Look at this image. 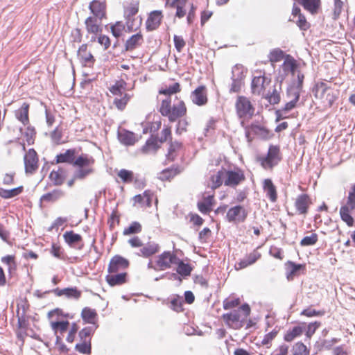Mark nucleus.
Listing matches in <instances>:
<instances>
[{"label": "nucleus", "mask_w": 355, "mask_h": 355, "mask_svg": "<svg viewBox=\"0 0 355 355\" xmlns=\"http://www.w3.org/2000/svg\"><path fill=\"white\" fill-rule=\"evenodd\" d=\"M47 318L49 325L55 336V347L60 353H67L69 349L64 345L62 338L67 332L66 340L72 343L79 329L76 322H69V320L73 318V315L64 312L62 309L55 308L47 313Z\"/></svg>", "instance_id": "f257e3e1"}, {"label": "nucleus", "mask_w": 355, "mask_h": 355, "mask_svg": "<svg viewBox=\"0 0 355 355\" xmlns=\"http://www.w3.org/2000/svg\"><path fill=\"white\" fill-rule=\"evenodd\" d=\"M182 87L180 83L174 82L172 85L162 86L158 90L159 95L164 96V98H157V111L159 114L168 119L171 123L176 122L187 114V107L185 102L175 96L178 102L172 104V95L180 93Z\"/></svg>", "instance_id": "f03ea898"}, {"label": "nucleus", "mask_w": 355, "mask_h": 355, "mask_svg": "<svg viewBox=\"0 0 355 355\" xmlns=\"http://www.w3.org/2000/svg\"><path fill=\"white\" fill-rule=\"evenodd\" d=\"M311 91L318 102L316 110L320 112L331 108L340 96V90L336 87V84L325 79L316 81Z\"/></svg>", "instance_id": "7ed1b4c3"}, {"label": "nucleus", "mask_w": 355, "mask_h": 355, "mask_svg": "<svg viewBox=\"0 0 355 355\" xmlns=\"http://www.w3.org/2000/svg\"><path fill=\"white\" fill-rule=\"evenodd\" d=\"M130 267V261L128 259L116 254L113 256L107 266V274L105 281L112 287L119 286L128 282V269Z\"/></svg>", "instance_id": "20e7f679"}, {"label": "nucleus", "mask_w": 355, "mask_h": 355, "mask_svg": "<svg viewBox=\"0 0 355 355\" xmlns=\"http://www.w3.org/2000/svg\"><path fill=\"white\" fill-rule=\"evenodd\" d=\"M250 306L248 304H243L238 310L224 313L221 318L228 327L239 329L243 326V322L250 315Z\"/></svg>", "instance_id": "39448f33"}, {"label": "nucleus", "mask_w": 355, "mask_h": 355, "mask_svg": "<svg viewBox=\"0 0 355 355\" xmlns=\"http://www.w3.org/2000/svg\"><path fill=\"white\" fill-rule=\"evenodd\" d=\"M282 159L280 147L278 145H270L266 155H258L256 162L266 171H272Z\"/></svg>", "instance_id": "423d86ee"}, {"label": "nucleus", "mask_w": 355, "mask_h": 355, "mask_svg": "<svg viewBox=\"0 0 355 355\" xmlns=\"http://www.w3.org/2000/svg\"><path fill=\"white\" fill-rule=\"evenodd\" d=\"M355 210V183L352 184L347 193L346 202L340 208L339 214L341 220L348 227H353L354 219L352 213Z\"/></svg>", "instance_id": "0eeeda50"}, {"label": "nucleus", "mask_w": 355, "mask_h": 355, "mask_svg": "<svg viewBox=\"0 0 355 355\" xmlns=\"http://www.w3.org/2000/svg\"><path fill=\"white\" fill-rule=\"evenodd\" d=\"M94 163V158L87 154H81L76 157L73 165L79 169L75 173V178L83 180L94 173L93 166Z\"/></svg>", "instance_id": "6e6552de"}, {"label": "nucleus", "mask_w": 355, "mask_h": 355, "mask_svg": "<svg viewBox=\"0 0 355 355\" xmlns=\"http://www.w3.org/2000/svg\"><path fill=\"white\" fill-rule=\"evenodd\" d=\"M236 112L241 120V124L244 126L245 121L250 120L254 114L255 108L250 99L243 96L237 97L235 103Z\"/></svg>", "instance_id": "1a4fd4ad"}, {"label": "nucleus", "mask_w": 355, "mask_h": 355, "mask_svg": "<svg viewBox=\"0 0 355 355\" xmlns=\"http://www.w3.org/2000/svg\"><path fill=\"white\" fill-rule=\"evenodd\" d=\"M178 260V257L174 251H164L155 257L154 266L155 270L162 271L170 269Z\"/></svg>", "instance_id": "9d476101"}, {"label": "nucleus", "mask_w": 355, "mask_h": 355, "mask_svg": "<svg viewBox=\"0 0 355 355\" xmlns=\"http://www.w3.org/2000/svg\"><path fill=\"white\" fill-rule=\"evenodd\" d=\"M313 204L311 197L308 193H301L294 200V211L288 212L289 216L300 215L305 217L309 211V209Z\"/></svg>", "instance_id": "9b49d317"}, {"label": "nucleus", "mask_w": 355, "mask_h": 355, "mask_svg": "<svg viewBox=\"0 0 355 355\" xmlns=\"http://www.w3.org/2000/svg\"><path fill=\"white\" fill-rule=\"evenodd\" d=\"M245 137L248 142H251L254 136H257L262 139H270L273 137V134L266 127L257 123H252L249 125H245Z\"/></svg>", "instance_id": "f8f14e48"}, {"label": "nucleus", "mask_w": 355, "mask_h": 355, "mask_svg": "<svg viewBox=\"0 0 355 355\" xmlns=\"http://www.w3.org/2000/svg\"><path fill=\"white\" fill-rule=\"evenodd\" d=\"M185 148L182 142L175 140L169 141L166 154V164L173 162L178 159H183Z\"/></svg>", "instance_id": "ddd939ff"}, {"label": "nucleus", "mask_w": 355, "mask_h": 355, "mask_svg": "<svg viewBox=\"0 0 355 355\" xmlns=\"http://www.w3.org/2000/svg\"><path fill=\"white\" fill-rule=\"evenodd\" d=\"M259 73L252 80L251 92L254 95L263 96L267 87L271 83V79L265 76V72L259 71Z\"/></svg>", "instance_id": "4468645a"}, {"label": "nucleus", "mask_w": 355, "mask_h": 355, "mask_svg": "<svg viewBox=\"0 0 355 355\" xmlns=\"http://www.w3.org/2000/svg\"><path fill=\"white\" fill-rule=\"evenodd\" d=\"M248 212L242 205H235L230 207L226 214L227 220L235 225L244 223L248 217Z\"/></svg>", "instance_id": "2eb2a0df"}, {"label": "nucleus", "mask_w": 355, "mask_h": 355, "mask_svg": "<svg viewBox=\"0 0 355 355\" xmlns=\"http://www.w3.org/2000/svg\"><path fill=\"white\" fill-rule=\"evenodd\" d=\"M245 180V176L243 170L240 168L234 170L225 169V186L235 188Z\"/></svg>", "instance_id": "dca6fc26"}, {"label": "nucleus", "mask_w": 355, "mask_h": 355, "mask_svg": "<svg viewBox=\"0 0 355 355\" xmlns=\"http://www.w3.org/2000/svg\"><path fill=\"white\" fill-rule=\"evenodd\" d=\"M102 21L96 17L89 16L85 19L84 24L87 35H91L90 42H96L98 34L102 33Z\"/></svg>", "instance_id": "f3484780"}, {"label": "nucleus", "mask_w": 355, "mask_h": 355, "mask_svg": "<svg viewBox=\"0 0 355 355\" xmlns=\"http://www.w3.org/2000/svg\"><path fill=\"white\" fill-rule=\"evenodd\" d=\"M25 172L33 174L39 167V157L37 152L33 148L27 150L24 157Z\"/></svg>", "instance_id": "a211bd4d"}, {"label": "nucleus", "mask_w": 355, "mask_h": 355, "mask_svg": "<svg viewBox=\"0 0 355 355\" xmlns=\"http://www.w3.org/2000/svg\"><path fill=\"white\" fill-rule=\"evenodd\" d=\"M153 200H155L157 204V199L155 193L151 190H146L142 194L136 195L133 197V205L142 209L149 208L152 206Z\"/></svg>", "instance_id": "6ab92c4d"}, {"label": "nucleus", "mask_w": 355, "mask_h": 355, "mask_svg": "<svg viewBox=\"0 0 355 355\" xmlns=\"http://www.w3.org/2000/svg\"><path fill=\"white\" fill-rule=\"evenodd\" d=\"M191 100L194 105L199 107L205 106L208 103V91L205 85H199L191 92Z\"/></svg>", "instance_id": "aec40b11"}, {"label": "nucleus", "mask_w": 355, "mask_h": 355, "mask_svg": "<svg viewBox=\"0 0 355 355\" xmlns=\"http://www.w3.org/2000/svg\"><path fill=\"white\" fill-rule=\"evenodd\" d=\"M89 9L93 15L92 17L99 19H107V4L105 0H93L89 4Z\"/></svg>", "instance_id": "412c9836"}, {"label": "nucleus", "mask_w": 355, "mask_h": 355, "mask_svg": "<svg viewBox=\"0 0 355 355\" xmlns=\"http://www.w3.org/2000/svg\"><path fill=\"white\" fill-rule=\"evenodd\" d=\"M214 197V191L202 193V200L197 203L198 209L202 214H206L212 210V207L215 204Z\"/></svg>", "instance_id": "4be33fe9"}, {"label": "nucleus", "mask_w": 355, "mask_h": 355, "mask_svg": "<svg viewBox=\"0 0 355 355\" xmlns=\"http://www.w3.org/2000/svg\"><path fill=\"white\" fill-rule=\"evenodd\" d=\"M77 56L85 67H93L96 62V59L88 49L87 44H83L79 47Z\"/></svg>", "instance_id": "5701e85b"}, {"label": "nucleus", "mask_w": 355, "mask_h": 355, "mask_svg": "<svg viewBox=\"0 0 355 355\" xmlns=\"http://www.w3.org/2000/svg\"><path fill=\"white\" fill-rule=\"evenodd\" d=\"M164 18L162 10L151 11L146 21V28L148 31H153L158 28Z\"/></svg>", "instance_id": "b1692460"}, {"label": "nucleus", "mask_w": 355, "mask_h": 355, "mask_svg": "<svg viewBox=\"0 0 355 355\" xmlns=\"http://www.w3.org/2000/svg\"><path fill=\"white\" fill-rule=\"evenodd\" d=\"M261 258V253L259 251L258 248L253 250L252 252L248 254L245 257L237 262L234 268L236 270L244 269L254 263Z\"/></svg>", "instance_id": "393cba45"}, {"label": "nucleus", "mask_w": 355, "mask_h": 355, "mask_svg": "<svg viewBox=\"0 0 355 355\" xmlns=\"http://www.w3.org/2000/svg\"><path fill=\"white\" fill-rule=\"evenodd\" d=\"M262 189L266 198L271 202H276L278 198L277 187L270 178L264 179L262 182Z\"/></svg>", "instance_id": "a878e982"}, {"label": "nucleus", "mask_w": 355, "mask_h": 355, "mask_svg": "<svg viewBox=\"0 0 355 355\" xmlns=\"http://www.w3.org/2000/svg\"><path fill=\"white\" fill-rule=\"evenodd\" d=\"M182 171L183 168L182 166L178 164H174L162 170L159 173L158 178L162 182H170L177 175H180Z\"/></svg>", "instance_id": "bb28decb"}, {"label": "nucleus", "mask_w": 355, "mask_h": 355, "mask_svg": "<svg viewBox=\"0 0 355 355\" xmlns=\"http://www.w3.org/2000/svg\"><path fill=\"white\" fill-rule=\"evenodd\" d=\"M26 126L24 129L20 128L21 136L23 139V143L21 144L24 151L26 150L25 142H26L28 145H33L35 142L37 134L35 128L31 125L30 123Z\"/></svg>", "instance_id": "cd10ccee"}, {"label": "nucleus", "mask_w": 355, "mask_h": 355, "mask_svg": "<svg viewBox=\"0 0 355 355\" xmlns=\"http://www.w3.org/2000/svg\"><path fill=\"white\" fill-rule=\"evenodd\" d=\"M144 43V35L141 31L131 35L125 42L124 48L126 51H132L139 48Z\"/></svg>", "instance_id": "c85d7f7f"}, {"label": "nucleus", "mask_w": 355, "mask_h": 355, "mask_svg": "<svg viewBox=\"0 0 355 355\" xmlns=\"http://www.w3.org/2000/svg\"><path fill=\"white\" fill-rule=\"evenodd\" d=\"M139 8V2L138 1H131L124 5V17L126 19V24L129 27L130 21L135 16Z\"/></svg>", "instance_id": "c756f323"}, {"label": "nucleus", "mask_w": 355, "mask_h": 355, "mask_svg": "<svg viewBox=\"0 0 355 355\" xmlns=\"http://www.w3.org/2000/svg\"><path fill=\"white\" fill-rule=\"evenodd\" d=\"M29 109L30 104L27 102H24L21 106L15 112L16 119L24 125H27L30 123Z\"/></svg>", "instance_id": "7c9ffc66"}, {"label": "nucleus", "mask_w": 355, "mask_h": 355, "mask_svg": "<svg viewBox=\"0 0 355 355\" xmlns=\"http://www.w3.org/2000/svg\"><path fill=\"white\" fill-rule=\"evenodd\" d=\"M159 249L160 247L158 243L154 241H148L146 244H143L139 250V255L144 258H148L157 254Z\"/></svg>", "instance_id": "2f4dec72"}, {"label": "nucleus", "mask_w": 355, "mask_h": 355, "mask_svg": "<svg viewBox=\"0 0 355 355\" xmlns=\"http://www.w3.org/2000/svg\"><path fill=\"white\" fill-rule=\"evenodd\" d=\"M67 178L66 171L62 168L52 170L49 178L54 186H61L64 184Z\"/></svg>", "instance_id": "473e14b6"}, {"label": "nucleus", "mask_w": 355, "mask_h": 355, "mask_svg": "<svg viewBox=\"0 0 355 355\" xmlns=\"http://www.w3.org/2000/svg\"><path fill=\"white\" fill-rule=\"evenodd\" d=\"M224 180L225 169L222 168L211 175L208 187L212 189V191H214L215 189L219 188L223 184H224Z\"/></svg>", "instance_id": "72a5a7b5"}, {"label": "nucleus", "mask_w": 355, "mask_h": 355, "mask_svg": "<svg viewBox=\"0 0 355 355\" xmlns=\"http://www.w3.org/2000/svg\"><path fill=\"white\" fill-rule=\"evenodd\" d=\"M303 8L312 15L317 14L321 8V0H297Z\"/></svg>", "instance_id": "f704fd0d"}, {"label": "nucleus", "mask_w": 355, "mask_h": 355, "mask_svg": "<svg viewBox=\"0 0 355 355\" xmlns=\"http://www.w3.org/2000/svg\"><path fill=\"white\" fill-rule=\"evenodd\" d=\"M304 332V327L299 324L288 329L284 334V340L291 343L297 338L301 336Z\"/></svg>", "instance_id": "c9c22d12"}, {"label": "nucleus", "mask_w": 355, "mask_h": 355, "mask_svg": "<svg viewBox=\"0 0 355 355\" xmlns=\"http://www.w3.org/2000/svg\"><path fill=\"white\" fill-rule=\"evenodd\" d=\"M52 292L58 297L65 295L69 298L79 299L81 296V291L76 288H66L63 289L57 288L53 290Z\"/></svg>", "instance_id": "e433bc0d"}, {"label": "nucleus", "mask_w": 355, "mask_h": 355, "mask_svg": "<svg viewBox=\"0 0 355 355\" xmlns=\"http://www.w3.org/2000/svg\"><path fill=\"white\" fill-rule=\"evenodd\" d=\"M64 195V192L62 189H55L42 195L40 198V201L48 203H53L62 198Z\"/></svg>", "instance_id": "4c0bfd02"}, {"label": "nucleus", "mask_w": 355, "mask_h": 355, "mask_svg": "<svg viewBox=\"0 0 355 355\" xmlns=\"http://www.w3.org/2000/svg\"><path fill=\"white\" fill-rule=\"evenodd\" d=\"M76 150L75 148L67 149L64 153H60L55 156L56 164L60 163H73Z\"/></svg>", "instance_id": "58836bf2"}, {"label": "nucleus", "mask_w": 355, "mask_h": 355, "mask_svg": "<svg viewBox=\"0 0 355 355\" xmlns=\"http://www.w3.org/2000/svg\"><path fill=\"white\" fill-rule=\"evenodd\" d=\"M81 318L85 323L96 324L98 321V313L94 309L85 307L81 311Z\"/></svg>", "instance_id": "ea45409f"}, {"label": "nucleus", "mask_w": 355, "mask_h": 355, "mask_svg": "<svg viewBox=\"0 0 355 355\" xmlns=\"http://www.w3.org/2000/svg\"><path fill=\"white\" fill-rule=\"evenodd\" d=\"M188 0H171L167 5L176 9L175 16L179 19L184 17L187 14L185 6Z\"/></svg>", "instance_id": "a19ab883"}, {"label": "nucleus", "mask_w": 355, "mask_h": 355, "mask_svg": "<svg viewBox=\"0 0 355 355\" xmlns=\"http://www.w3.org/2000/svg\"><path fill=\"white\" fill-rule=\"evenodd\" d=\"M282 67L284 72H290L292 75H294L298 67V63L293 56L288 54L285 56Z\"/></svg>", "instance_id": "79ce46f5"}, {"label": "nucleus", "mask_w": 355, "mask_h": 355, "mask_svg": "<svg viewBox=\"0 0 355 355\" xmlns=\"http://www.w3.org/2000/svg\"><path fill=\"white\" fill-rule=\"evenodd\" d=\"M119 139L121 144L125 146H132L137 141L133 132L125 130L119 133Z\"/></svg>", "instance_id": "37998d69"}, {"label": "nucleus", "mask_w": 355, "mask_h": 355, "mask_svg": "<svg viewBox=\"0 0 355 355\" xmlns=\"http://www.w3.org/2000/svg\"><path fill=\"white\" fill-rule=\"evenodd\" d=\"M117 177L123 184H131L137 181V178L133 171L122 168L116 171Z\"/></svg>", "instance_id": "c03bdc74"}, {"label": "nucleus", "mask_w": 355, "mask_h": 355, "mask_svg": "<svg viewBox=\"0 0 355 355\" xmlns=\"http://www.w3.org/2000/svg\"><path fill=\"white\" fill-rule=\"evenodd\" d=\"M24 187L19 186L12 189H5L0 187V198L3 199H10L19 196L24 192Z\"/></svg>", "instance_id": "a18cd8bd"}, {"label": "nucleus", "mask_w": 355, "mask_h": 355, "mask_svg": "<svg viewBox=\"0 0 355 355\" xmlns=\"http://www.w3.org/2000/svg\"><path fill=\"white\" fill-rule=\"evenodd\" d=\"M286 270H288L287 277L289 279L291 277L299 275L298 272L300 270L304 271L306 269L305 264H297L291 261H288L285 263Z\"/></svg>", "instance_id": "49530a36"}, {"label": "nucleus", "mask_w": 355, "mask_h": 355, "mask_svg": "<svg viewBox=\"0 0 355 355\" xmlns=\"http://www.w3.org/2000/svg\"><path fill=\"white\" fill-rule=\"evenodd\" d=\"M126 86H127L126 82L124 80L121 79V80H116L113 85L110 87L109 91L110 92V93L112 95H114L115 96H121L124 93H125V91L126 89Z\"/></svg>", "instance_id": "de8ad7c7"}, {"label": "nucleus", "mask_w": 355, "mask_h": 355, "mask_svg": "<svg viewBox=\"0 0 355 355\" xmlns=\"http://www.w3.org/2000/svg\"><path fill=\"white\" fill-rule=\"evenodd\" d=\"M131 98V96L128 93H124L121 96H116L114 101L113 105L120 111L125 110L126 105Z\"/></svg>", "instance_id": "09e8293b"}, {"label": "nucleus", "mask_w": 355, "mask_h": 355, "mask_svg": "<svg viewBox=\"0 0 355 355\" xmlns=\"http://www.w3.org/2000/svg\"><path fill=\"white\" fill-rule=\"evenodd\" d=\"M63 239L69 246H73L76 243L83 241L81 235L75 233L73 231H67L63 234Z\"/></svg>", "instance_id": "8fccbe9b"}, {"label": "nucleus", "mask_w": 355, "mask_h": 355, "mask_svg": "<svg viewBox=\"0 0 355 355\" xmlns=\"http://www.w3.org/2000/svg\"><path fill=\"white\" fill-rule=\"evenodd\" d=\"M159 143V141L156 137H151L146 141V144L142 146L141 151L144 153L155 152L160 147Z\"/></svg>", "instance_id": "3c124183"}, {"label": "nucleus", "mask_w": 355, "mask_h": 355, "mask_svg": "<svg viewBox=\"0 0 355 355\" xmlns=\"http://www.w3.org/2000/svg\"><path fill=\"white\" fill-rule=\"evenodd\" d=\"M261 96L266 99L271 105L278 104L281 100L280 93L275 87L272 91L265 92L264 95Z\"/></svg>", "instance_id": "603ef678"}, {"label": "nucleus", "mask_w": 355, "mask_h": 355, "mask_svg": "<svg viewBox=\"0 0 355 355\" xmlns=\"http://www.w3.org/2000/svg\"><path fill=\"white\" fill-rule=\"evenodd\" d=\"M177 266L176 272L182 277H187L191 275L192 267L182 260L178 258V261L175 263Z\"/></svg>", "instance_id": "864d4df0"}, {"label": "nucleus", "mask_w": 355, "mask_h": 355, "mask_svg": "<svg viewBox=\"0 0 355 355\" xmlns=\"http://www.w3.org/2000/svg\"><path fill=\"white\" fill-rule=\"evenodd\" d=\"M141 224L138 221H133L128 227L123 229V234L124 236H130L133 234H139L141 232Z\"/></svg>", "instance_id": "5fc2aeb1"}, {"label": "nucleus", "mask_w": 355, "mask_h": 355, "mask_svg": "<svg viewBox=\"0 0 355 355\" xmlns=\"http://www.w3.org/2000/svg\"><path fill=\"white\" fill-rule=\"evenodd\" d=\"M241 304V299L234 295H230L223 302V308L225 310H230L238 307Z\"/></svg>", "instance_id": "6e6d98bb"}, {"label": "nucleus", "mask_w": 355, "mask_h": 355, "mask_svg": "<svg viewBox=\"0 0 355 355\" xmlns=\"http://www.w3.org/2000/svg\"><path fill=\"white\" fill-rule=\"evenodd\" d=\"M121 215L117 208L114 209L107 220V224L111 231L114 230L116 226L120 224Z\"/></svg>", "instance_id": "4d7b16f0"}, {"label": "nucleus", "mask_w": 355, "mask_h": 355, "mask_svg": "<svg viewBox=\"0 0 355 355\" xmlns=\"http://www.w3.org/2000/svg\"><path fill=\"white\" fill-rule=\"evenodd\" d=\"M293 355H309L310 349L302 342H297L292 347Z\"/></svg>", "instance_id": "13d9d810"}, {"label": "nucleus", "mask_w": 355, "mask_h": 355, "mask_svg": "<svg viewBox=\"0 0 355 355\" xmlns=\"http://www.w3.org/2000/svg\"><path fill=\"white\" fill-rule=\"evenodd\" d=\"M285 56L286 54L282 49L276 48L270 51L268 54V59L271 63H275L284 60Z\"/></svg>", "instance_id": "bf43d9fd"}, {"label": "nucleus", "mask_w": 355, "mask_h": 355, "mask_svg": "<svg viewBox=\"0 0 355 355\" xmlns=\"http://www.w3.org/2000/svg\"><path fill=\"white\" fill-rule=\"evenodd\" d=\"M169 307L178 313L183 311V301L182 297L178 295L172 297L169 302Z\"/></svg>", "instance_id": "052dcab7"}, {"label": "nucleus", "mask_w": 355, "mask_h": 355, "mask_svg": "<svg viewBox=\"0 0 355 355\" xmlns=\"http://www.w3.org/2000/svg\"><path fill=\"white\" fill-rule=\"evenodd\" d=\"M63 132L62 128L60 126L56 127L51 133L50 137L52 141L56 144L60 145L64 143L62 140Z\"/></svg>", "instance_id": "680f3d73"}, {"label": "nucleus", "mask_w": 355, "mask_h": 355, "mask_svg": "<svg viewBox=\"0 0 355 355\" xmlns=\"http://www.w3.org/2000/svg\"><path fill=\"white\" fill-rule=\"evenodd\" d=\"M347 1V0H334V8L332 10V18L334 19L339 18Z\"/></svg>", "instance_id": "e2e57ef3"}, {"label": "nucleus", "mask_w": 355, "mask_h": 355, "mask_svg": "<svg viewBox=\"0 0 355 355\" xmlns=\"http://www.w3.org/2000/svg\"><path fill=\"white\" fill-rule=\"evenodd\" d=\"M289 94H292L293 98L291 101L285 104L282 109V110L284 112H288L295 108L300 99V95L299 94V92L289 91Z\"/></svg>", "instance_id": "0e129e2a"}, {"label": "nucleus", "mask_w": 355, "mask_h": 355, "mask_svg": "<svg viewBox=\"0 0 355 355\" xmlns=\"http://www.w3.org/2000/svg\"><path fill=\"white\" fill-rule=\"evenodd\" d=\"M124 30L125 26L122 21H116L110 26L111 33L116 38L120 37L123 35Z\"/></svg>", "instance_id": "69168bd1"}, {"label": "nucleus", "mask_w": 355, "mask_h": 355, "mask_svg": "<svg viewBox=\"0 0 355 355\" xmlns=\"http://www.w3.org/2000/svg\"><path fill=\"white\" fill-rule=\"evenodd\" d=\"M172 130L171 127L168 125H164V128L160 132V137L157 139L159 143L163 144L167 141L168 139L172 140Z\"/></svg>", "instance_id": "338daca9"}, {"label": "nucleus", "mask_w": 355, "mask_h": 355, "mask_svg": "<svg viewBox=\"0 0 355 355\" xmlns=\"http://www.w3.org/2000/svg\"><path fill=\"white\" fill-rule=\"evenodd\" d=\"M318 241V236L316 233H311L305 236L300 241L302 246H310L315 245Z\"/></svg>", "instance_id": "774afa93"}]
</instances>
